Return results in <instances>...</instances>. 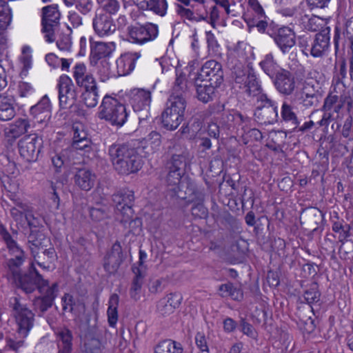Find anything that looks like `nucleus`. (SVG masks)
<instances>
[{
    "label": "nucleus",
    "instance_id": "obj_44",
    "mask_svg": "<svg viewBox=\"0 0 353 353\" xmlns=\"http://www.w3.org/2000/svg\"><path fill=\"white\" fill-rule=\"evenodd\" d=\"M186 105V99H184L183 97L180 98L170 95L167 102L166 108L168 110L172 109V112L184 117Z\"/></svg>",
    "mask_w": 353,
    "mask_h": 353
},
{
    "label": "nucleus",
    "instance_id": "obj_60",
    "mask_svg": "<svg viewBox=\"0 0 353 353\" xmlns=\"http://www.w3.org/2000/svg\"><path fill=\"white\" fill-rule=\"evenodd\" d=\"M168 300L165 299H160L157 305V312L161 316H167L174 312L173 307L168 304Z\"/></svg>",
    "mask_w": 353,
    "mask_h": 353
},
{
    "label": "nucleus",
    "instance_id": "obj_35",
    "mask_svg": "<svg viewBox=\"0 0 353 353\" xmlns=\"http://www.w3.org/2000/svg\"><path fill=\"white\" fill-rule=\"evenodd\" d=\"M299 23L303 26L304 29L311 32H320L327 27L325 21L316 15L309 17L307 14H303L301 16Z\"/></svg>",
    "mask_w": 353,
    "mask_h": 353
},
{
    "label": "nucleus",
    "instance_id": "obj_49",
    "mask_svg": "<svg viewBox=\"0 0 353 353\" xmlns=\"http://www.w3.org/2000/svg\"><path fill=\"white\" fill-rule=\"evenodd\" d=\"M132 271L135 276L132 281V286L130 290V295L132 299L137 301L138 299V294L141 289L142 279L143 276L141 273L139 268H133Z\"/></svg>",
    "mask_w": 353,
    "mask_h": 353
},
{
    "label": "nucleus",
    "instance_id": "obj_10",
    "mask_svg": "<svg viewBox=\"0 0 353 353\" xmlns=\"http://www.w3.org/2000/svg\"><path fill=\"white\" fill-rule=\"evenodd\" d=\"M197 79L220 86L223 81L222 65L215 60L206 61L198 73Z\"/></svg>",
    "mask_w": 353,
    "mask_h": 353
},
{
    "label": "nucleus",
    "instance_id": "obj_43",
    "mask_svg": "<svg viewBox=\"0 0 353 353\" xmlns=\"http://www.w3.org/2000/svg\"><path fill=\"white\" fill-rule=\"evenodd\" d=\"M97 72L100 80L103 82H105L110 78L119 77L117 69L111 68L110 63L108 59H103L100 61Z\"/></svg>",
    "mask_w": 353,
    "mask_h": 353
},
{
    "label": "nucleus",
    "instance_id": "obj_24",
    "mask_svg": "<svg viewBox=\"0 0 353 353\" xmlns=\"http://www.w3.org/2000/svg\"><path fill=\"white\" fill-rule=\"evenodd\" d=\"M30 113L39 123H47L51 117V105L49 98L45 95L30 109Z\"/></svg>",
    "mask_w": 353,
    "mask_h": 353
},
{
    "label": "nucleus",
    "instance_id": "obj_36",
    "mask_svg": "<svg viewBox=\"0 0 353 353\" xmlns=\"http://www.w3.org/2000/svg\"><path fill=\"white\" fill-rule=\"evenodd\" d=\"M192 85L191 82L187 81L185 74H180L176 78L170 95L186 99L190 94V86Z\"/></svg>",
    "mask_w": 353,
    "mask_h": 353
},
{
    "label": "nucleus",
    "instance_id": "obj_59",
    "mask_svg": "<svg viewBox=\"0 0 353 353\" xmlns=\"http://www.w3.org/2000/svg\"><path fill=\"white\" fill-rule=\"evenodd\" d=\"M210 114L212 117L213 119L219 123L220 117H221L223 113L225 112V104L220 102L214 103L209 106Z\"/></svg>",
    "mask_w": 353,
    "mask_h": 353
},
{
    "label": "nucleus",
    "instance_id": "obj_23",
    "mask_svg": "<svg viewBox=\"0 0 353 353\" xmlns=\"http://www.w3.org/2000/svg\"><path fill=\"white\" fill-rule=\"evenodd\" d=\"M141 57L140 52H125L116 61V69L119 77L130 74L134 68L137 60Z\"/></svg>",
    "mask_w": 353,
    "mask_h": 353
},
{
    "label": "nucleus",
    "instance_id": "obj_15",
    "mask_svg": "<svg viewBox=\"0 0 353 353\" xmlns=\"http://www.w3.org/2000/svg\"><path fill=\"white\" fill-rule=\"evenodd\" d=\"M268 33L273 38L274 42L283 54L288 52L296 43L295 34L288 27L280 28L276 32L272 33L269 32L268 30Z\"/></svg>",
    "mask_w": 353,
    "mask_h": 353
},
{
    "label": "nucleus",
    "instance_id": "obj_37",
    "mask_svg": "<svg viewBox=\"0 0 353 353\" xmlns=\"http://www.w3.org/2000/svg\"><path fill=\"white\" fill-rule=\"evenodd\" d=\"M15 114L12 99L0 94V120L10 121L14 117Z\"/></svg>",
    "mask_w": 353,
    "mask_h": 353
},
{
    "label": "nucleus",
    "instance_id": "obj_27",
    "mask_svg": "<svg viewBox=\"0 0 353 353\" xmlns=\"http://www.w3.org/2000/svg\"><path fill=\"white\" fill-rule=\"evenodd\" d=\"M28 243L31 254L34 259L42 258V256L39 255V254L41 253L43 256H46L49 261H51L55 255L54 248L53 247L46 248V246H45L38 238H36V235L32 231L28 236Z\"/></svg>",
    "mask_w": 353,
    "mask_h": 353
},
{
    "label": "nucleus",
    "instance_id": "obj_5",
    "mask_svg": "<svg viewBox=\"0 0 353 353\" xmlns=\"http://www.w3.org/2000/svg\"><path fill=\"white\" fill-rule=\"evenodd\" d=\"M255 120L264 125L273 124L278 121V106L275 101L268 94H261L256 99V107L254 111Z\"/></svg>",
    "mask_w": 353,
    "mask_h": 353
},
{
    "label": "nucleus",
    "instance_id": "obj_12",
    "mask_svg": "<svg viewBox=\"0 0 353 353\" xmlns=\"http://www.w3.org/2000/svg\"><path fill=\"white\" fill-rule=\"evenodd\" d=\"M57 88L60 107L63 109L72 107L77 100V92L72 79L67 75H61Z\"/></svg>",
    "mask_w": 353,
    "mask_h": 353
},
{
    "label": "nucleus",
    "instance_id": "obj_19",
    "mask_svg": "<svg viewBox=\"0 0 353 353\" xmlns=\"http://www.w3.org/2000/svg\"><path fill=\"white\" fill-rule=\"evenodd\" d=\"M123 259L122 248L120 243L117 241L112 246L111 250L104 257L103 268L109 274L115 273Z\"/></svg>",
    "mask_w": 353,
    "mask_h": 353
},
{
    "label": "nucleus",
    "instance_id": "obj_31",
    "mask_svg": "<svg viewBox=\"0 0 353 353\" xmlns=\"http://www.w3.org/2000/svg\"><path fill=\"white\" fill-rule=\"evenodd\" d=\"M194 87L196 98L200 101L206 103L212 100L215 88L218 86L208 82H201V80L196 79Z\"/></svg>",
    "mask_w": 353,
    "mask_h": 353
},
{
    "label": "nucleus",
    "instance_id": "obj_54",
    "mask_svg": "<svg viewBox=\"0 0 353 353\" xmlns=\"http://www.w3.org/2000/svg\"><path fill=\"white\" fill-rule=\"evenodd\" d=\"M251 72H254L252 69H246L236 67L234 71V79L236 83L243 85L246 83L248 79L251 76Z\"/></svg>",
    "mask_w": 353,
    "mask_h": 353
},
{
    "label": "nucleus",
    "instance_id": "obj_25",
    "mask_svg": "<svg viewBox=\"0 0 353 353\" xmlns=\"http://www.w3.org/2000/svg\"><path fill=\"white\" fill-rule=\"evenodd\" d=\"M183 185L182 184L180 189H178L173 196L184 200L188 203H201L204 201V194L203 191L199 190L194 184L187 183L185 190H183Z\"/></svg>",
    "mask_w": 353,
    "mask_h": 353
},
{
    "label": "nucleus",
    "instance_id": "obj_6",
    "mask_svg": "<svg viewBox=\"0 0 353 353\" xmlns=\"http://www.w3.org/2000/svg\"><path fill=\"white\" fill-rule=\"evenodd\" d=\"M16 285L26 293L29 294L37 290L39 293H43V288L49 285L48 280L44 279L43 276L32 263L28 273L21 274L19 277L13 280Z\"/></svg>",
    "mask_w": 353,
    "mask_h": 353
},
{
    "label": "nucleus",
    "instance_id": "obj_28",
    "mask_svg": "<svg viewBox=\"0 0 353 353\" xmlns=\"http://www.w3.org/2000/svg\"><path fill=\"white\" fill-rule=\"evenodd\" d=\"M74 181L81 190L89 191L95 184L96 175L86 168L79 169L74 176Z\"/></svg>",
    "mask_w": 353,
    "mask_h": 353
},
{
    "label": "nucleus",
    "instance_id": "obj_52",
    "mask_svg": "<svg viewBox=\"0 0 353 353\" xmlns=\"http://www.w3.org/2000/svg\"><path fill=\"white\" fill-rule=\"evenodd\" d=\"M90 216L95 222L101 221L109 216L108 208L104 205L92 207L90 208Z\"/></svg>",
    "mask_w": 353,
    "mask_h": 353
},
{
    "label": "nucleus",
    "instance_id": "obj_8",
    "mask_svg": "<svg viewBox=\"0 0 353 353\" xmlns=\"http://www.w3.org/2000/svg\"><path fill=\"white\" fill-rule=\"evenodd\" d=\"M43 138L39 136L38 134L25 135L18 142V148L21 157L28 162L37 161L43 147Z\"/></svg>",
    "mask_w": 353,
    "mask_h": 353
},
{
    "label": "nucleus",
    "instance_id": "obj_2",
    "mask_svg": "<svg viewBox=\"0 0 353 353\" xmlns=\"http://www.w3.org/2000/svg\"><path fill=\"white\" fill-rule=\"evenodd\" d=\"M98 117L112 126L121 128L127 121L128 114L124 104L117 99L107 94L102 100Z\"/></svg>",
    "mask_w": 353,
    "mask_h": 353
},
{
    "label": "nucleus",
    "instance_id": "obj_16",
    "mask_svg": "<svg viewBox=\"0 0 353 353\" xmlns=\"http://www.w3.org/2000/svg\"><path fill=\"white\" fill-rule=\"evenodd\" d=\"M92 25L95 32L100 37L110 35L117 30L114 19L108 13H96Z\"/></svg>",
    "mask_w": 353,
    "mask_h": 353
},
{
    "label": "nucleus",
    "instance_id": "obj_53",
    "mask_svg": "<svg viewBox=\"0 0 353 353\" xmlns=\"http://www.w3.org/2000/svg\"><path fill=\"white\" fill-rule=\"evenodd\" d=\"M103 10L110 15L116 14L119 8L120 3L118 0H97Z\"/></svg>",
    "mask_w": 353,
    "mask_h": 353
},
{
    "label": "nucleus",
    "instance_id": "obj_14",
    "mask_svg": "<svg viewBox=\"0 0 353 353\" xmlns=\"http://www.w3.org/2000/svg\"><path fill=\"white\" fill-rule=\"evenodd\" d=\"M275 89L282 95L290 96L296 89L294 75L286 69H283L272 80Z\"/></svg>",
    "mask_w": 353,
    "mask_h": 353
},
{
    "label": "nucleus",
    "instance_id": "obj_11",
    "mask_svg": "<svg viewBox=\"0 0 353 353\" xmlns=\"http://www.w3.org/2000/svg\"><path fill=\"white\" fill-rule=\"evenodd\" d=\"M43 288V293L35 297L33 300V307L39 316H43L50 308H51L57 297L59 292V284L55 282L50 286Z\"/></svg>",
    "mask_w": 353,
    "mask_h": 353
},
{
    "label": "nucleus",
    "instance_id": "obj_7",
    "mask_svg": "<svg viewBox=\"0 0 353 353\" xmlns=\"http://www.w3.org/2000/svg\"><path fill=\"white\" fill-rule=\"evenodd\" d=\"M159 34L158 26L152 23H136L127 28L126 40L132 43L143 45L154 40Z\"/></svg>",
    "mask_w": 353,
    "mask_h": 353
},
{
    "label": "nucleus",
    "instance_id": "obj_40",
    "mask_svg": "<svg viewBox=\"0 0 353 353\" xmlns=\"http://www.w3.org/2000/svg\"><path fill=\"white\" fill-rule=\"evenodd\" d=\"M332 230L334 232L339 234V241L342 244L347 241L348 238L351 236V226L350 224L345 223L343 219L341 221H333Z\"/></svg>",
    "mask_w": 353,
    "mask_h": 353
},
{
    "label": "nucleus",
    "instance_id": "obj_41",
    "mask_svg": "<svg viewBox=\"0 0 353 353\" xmlns=\"http://www.w3.org/2000/svg\"><path fill=\"white\" fill-rule=\"evenodd\" d=\"M119 296L117 294H112L109 299V305L107 310L108 321L109 325L114 327L118 321V305Z\"/></svg>",
    "mask_w": 353,
    "mask_h": 353
},
{
    "label": "nucleus",
    "instance_id": "obj_1",
    "mask_svg": "<svg viewBox=\"0 0 353 353\" xmlns=\"http://www.w3.org/2000/svg\"><path fill=\"white\" fill-rule=\"evenodd\" d=\"M108 154L114 170L120 174L136 173L142 167L140 156L129 145L114 143L109 147Z\"/></svg>",
    "mask_w": 353,
    "mask_h": 353
},
{
    "label": "nucleus",
    "instance_id": "obj_21",
    "mask_svg": "<svg viewBox=\"0 0 353 353\" xmlns=\"http://www.w3.org/2000/svg\"><path fill=\"white\" fill-rule=\"evenodd\" d=\"M129 102L134 112H141L143 109H150L151 93L144 89H134L130 91Z\"/></svg>",
    "mask_w": 353,
    "mask_h": 353
},
{
    "label": "nucleus",
    "instance_id": "obj_30",
    "mask_svg": "<svg viewBox=\"0 0 353 353\" xmlns=\"http://www.w3.org/2000/svg\"><path fill=\"white\" fill-rule=\"evenodd\" d=\"M259 65L263 72L268 75L271 80L284 69L279 65L272 53L265 54L263 60L259 63Z\"/></svg>",
    "mask_w": 353,
    "mask_h": 353
},
{
    "label": "nucleus",
    "instance_id": "obj_4",
    "mask_svg": "<svg viewBox=\"0 0 353 353\" xmlns=\"http://www.w3.org/2000/svg\"><path fill=\"white\" fill-rule=\"evenodd\" d=\"M134 200V192L129 190H121L112 195V202L115 205L117 216H121L120 222L139 225L141 224L139 219H132V209Z\"/></svg>",
    "mask_w": 353,
    "mask_h": 353
},
{
    "label": "nucleus",
    "instance_id": "obj_51",
    "mask_svg": "<svg viewBox=\"0 0 353 353\" xmlns=\"http://www.w3.org/2000/svg\"><path fill=\"white\" fill-rule=\"evenodd\" d=\"M52 164L56 172H61V168L68 162V158L66 152L61 150L59 152H54L51 154Z\"/></svg>",
    "mask_w": 353,
    "mask_h": 353
},
{
    "label": "nucleus",
    "instance_id": "obj_29",
    "mask_svg": "<svg viewBox=\"0 0 353 353\" xmlns=\"http://www.w3.org/2000/svg\"><path fill=\"white\" fill-rule=\"evenodd\" d=\"M62 310L64 312H69L74 315H79L84 312L85 309L83 299L74 296L70 293H65L61 297Z\"/></svg>",
    "mask_w": 353,
    "mask_h": 353
},
{
    "label": "nucleus",
    "instance_id": "obj_61",
    "mask_svg": "<svg viewBox=\"0 0 353 353\" xmlns=\"http://www.w3.org/2000/svg\"><path fill=\"white\" fill-rule=\"evenodd\" d=\"M85 348L86 353H105L100 341L94 338L85 343Z\"/></svg>",
    "mask_w": 353,
    "mask_h": 353
},
{
    "label": "nucleus",
    "instance_id": "obj_18",
    "mask_svg": "<svg viewBox=\"0 0 353 353\" xmlns=\"http://www.w3.org/2000/svg\"><path fill=\"white\" fill-rule=\"evenodd\" d=\"M115 50L114 42H92L90 39V63L97 64L99 60L108 59Z\"/></svg>",
    "mask_w": 353,
    "mask_h": 353
},
{
    "label": "nucleus",
    "instance_id": "obj_50",
    "mask_svg": "<svg viewBox=\"0 0 353 353\" xmlns=\"http://www.w3.org/2000/svg\"><path fill=\"white\" fill-rule=\"evenodd\" d=\"M81 98L88 108L95 107L99 101L98 88H90L84 90L81 94Z\"/></svg>",
    "mask_w": 353,
    "mask_h": 353
},
{
    "label": "nucleus",
    "instance_id": "obj_64",
    "mask_svg": "<svg viewBox=\"0 0 353 353\" xmlns=\"http://www.w3.org/2000/svg\"><path fill=\"white\" fill-rule=\"evenodd\" d=\"M241 332L252 339H256L257 332L254 326L248 323L245 319L241 318L239 321Z\"/></svg>",
    "mask_w": 353,
    "mask_h": 353
},
{
    "label": "nucleus",
    "instance_id": "obj_22",
    "mask_svg": "<svg viewBox=\"0 0 353 353\" xmlns=\"http://www.w3.org/2000/svg\"><path fill=\"white\" fill-rule=\"evenodd\" d=\"M162 143V136L160 132L153 130L147 137L138 140V148H141L145 157L153 154L160 150Z\"/></svg>",
    "mask_w": 353,
    "mask_h": 353
},
{
    "label": "nucleus",
    "instance_id": "obj_56",
    "mask_svg": "<svg viewBox=\"0 0 353 353\" xmlns=\"http://www.w3.org/2000/svg\"><path fill=\"white\" fill-rule=\"evenodd\" d=\"M315 165L316 168L312 170L311 177L316 179L321 174L323 176L328 169V154H324L321 158V161L319 163H316Z\"/></svg>",
    "mask_w": 353,
    "mask_h": 353
},
{
    "label": "nucleus",
    "instance_id": "obj_47",
    "mask_svg": "<svg viewBox=\"0 0 353 353\" xmlns=\"http://www.w3.org/2000/svg\"><path fill=\"white\" fill-rule=\"evenodd\" d=\"M320 298L321 292L319 290V285L316 282H312L309 288L304 292L305 301L310 305L312 312H313V308L311 305L319 302Z\"/></svg>",
    "mask_w": 353,
    "mask_h": 353
},
{
    "label": "nucleus",
    "instance_id": "obj_62",
    "mask_svg": "<svg viewBox=\"0 0 353 353\" xmlns=\"http://www.w3.org/2000/svg\"><path fill=\"white\" fill-rule=\"evenodd\" d=\"M279 12L284 17H294L295 23H299L301 16L303 15V12L300 10V8L296 7L283 8L280 9Z\"/></svg>",
    "mask_w": 353,
    "mask_h": 353
},
{
    "label": "nucleus",
    "instance_id": "obj_32",
    "mask_svg": "<svg viewBox=\"0 0 353 353\" xmlns=\"http://www.w3.org/2000/svg\"><path fill=\"white\" fill-rule=\"evenodd\" d=\"M184 117L171 110L165 108L161 113V121L162 126L168 130H174L183 121Z\"/></svg>",
    "mask_w": 353,
    "mask_h": 353
},
{
    "label": "nucleus",
    "instance_id": "obj_45",
    "mask_svg": "<svg viewBox=\"0 0 353 353\" xmlns=\"http://www.w3.org/2000/svg\"><path fill=\"white\" fill-rule=\"evenodd\" d=\"M24 261H21L19 257L11 258L6 261V267L8 268L7 276L8 279L14 280L21 274V267Z\"/></svg>",
    "mask_w": 353,
    "mask_h": 353
},
{
    "label": "nucleus",
    "instance_id": "obj_38",
    "mask_svg": "<svg viewBox=\"0 0 353 353\" xmlns=\"http://www.w3.org/2000/svg\"><path fill=\"white\" fill-rule=\"evenodd\" d=\"M281 117L283 121L290 123L292 129H295L300 124L294 108L287 101H283L281 108Z\"/></svg>",
    "mask_w": 353,
    "mask_h": 353
},
{
    "label": "nucleus",
    "instance_id": "obj_58",
    "mask_svg": "<svg viewBox=\"0 0 353 353\" xmlns=\"http://www.w3.org/2000/svg\"><path fill=\"white\" fill-rule=\"evenodd\" d=\"M67 31L68 33L60 34L57 41V46L58 48L63 51H69L72 46L71 38L70 36V29L68 28Z\"/></svg>",
    "mask_w": 353,
    "mask_h": 353
},
{
    "label": "nucleus",
    "instance_id": "obj_46",
    "mask_svg": "<svg viewBox=\"0 0 353 353\" xmlns=\"http://www.w3.org/2000/svg\"><path fill=\"white\" fill-rule=\"evenodd\" d=\"M168 170V174L166 177V183L170 191L173 192V194L178 190L180 189L181 179L183 176V174L177 172L172 169H166Z\"/></svg>",
    "mask_w": 353,
    "mask_h": 353
},
{
    "label": "nucleus",
    "instance_id": "obj_13",
    "mask_svg": "<svg viewBox=\"0 0 353 353\" xmlns=\"http://www.w3.org/2000/svg\"><path fill=\"white\" fill-rule=\"evenodd\" d=\"M251 119L247 116L243 115L241 112L234 110H227L225 113H223L219 124L223 129L230 131L238 130L239 127H241L243 132L247 130V125L250 123Z\"/></svg>",
    "mask_w": 353,
    "mask_h": 353
},
{
    "label": "nucleus",
    "instance_id": "obj_57",
    "mask_svg": "<svg viewBox=\"0 0 353 353\" xmlns=\"http://www.w3.org/2000/svg\"><path fill=\"white\" fill-rule=\"evenodd\" d=\"M57 334L62 343L61 346L72 347L73 339L72 332L67 327H62L58 330Z\"/></svg>",
    "mask_w": 353,
    "mask_h": 353
},
{
    "label": "nucleus",
    "instance_id": "obj_3",
    "mask_svg": "<svg viewBox=\"0 0 353 353\" xmlns=\"http://www.w3.org/2000/svg\"><path fill=\"white\" fill-rule=\"evenodd\" d=\"M9 307L12 310L18 334L23 338L27 336L34 325V314L17 296L10 298Z\"/></svg>",
    "mask_w": 353,
    "mask_h": 353
},
{
    "label": "nucleus",
    "instance_id": "obj_55",
    "mask_svg": "<svg viewBox=\"0 0 353 353\" xmlns=\"http://www.w3.org/2000/svg\"><path fill=\"white\" fill-rule=\"evenodd\" d=\"M298 46L302 49V52L306 56L308 52L310 53V48H312L313 37L307 34H303L298 37Z\"/></svg>",
    "mask_w": 353,
    "mask_h": 353
},
{
    "label": "nucleus",
    "instance_id": "obj_9",
    "mask_svg": "<svg viewBox=\"0 0 353 353\" xmlns=\"http://www.w3.org/2000/svg\"><path fill=\"white\" fill-rule=\"evenodd\" d=\"M60 12L57 6L50 5L42 9V32L45 33L46 41L52 43L54 41V32L59 24Z\"/></svg>",
    "mask_w": 353,
    "mask_h": 353
},
{
    "label": "nucleus",
    "instance_id": "obj_33",
    "mask_svg": "<svg viewBox=\"0 0 353 353\" xmlns=\"http://www.w3.org/2000/svg\"><path fill=\"white\" fill-rule=\"evenodd\" d=\"M29 128L30 123L28 119H18L10 125L8 131L6 132V136L9 141H14L27 132Z\"/></svg>",
    "mask_w": 353,
    "mask_h": 353
},
{
    "label": "nucleus",
    "instance_id": "obj_63",
    "mask_svg": "<svg viewBox=\"0 0 353 353\" xmlns=\"http://www.w3.org/2000/svg\"><path fill=\"white\" fill-rule=\"evenodd\" d=\"M11 18L10 9L4 6L3 3L0 4V27L6 29L10 24Z\"/></svg>",
    "mask_w": 353,
    "mask_h": 353
},
{
    "label": "nucleus",
    "instance_id": "obj_42",
    "mask_svg": "<svg viewBox=\"0 0 353 353\" xmlns=\"http://www.w3.org/2000/svg\"><path fill=\"white\" fill-rule=\"evenodd\" d=\"M187 165V157L183 154H172L171 158L167 161L166 169H172L182 174H185Z\"/></svg>",
    "mask_w": 353,
    "mask_h": 353
},
{
    "label": "nucleus",
    "instance_id": "obj_20",
    "mask_svg": "<svg viewBox=\"0 0 353 353\" xmlns=\"http://www.w3.org/2000/svg\"><path fill=\"white\" fill-rule=\"evenodd\" d=\"M73 77L77 85L84 90L96 88L97 82L92 74L87 72V68L83 63H77L73 68Z\"/></svg>",
    "mask_w": 353,
    "mask_h": 353
},
{
    "label": "nucleus",
    "instance_id": "obj_17",
    "mask_svg": "<svg viewBox=\"0 0 353 353\" xmlns=\"http://www.w3.org/2000/svg\"><path fill=\"white\" fill-rule=\"evenodd\" d=\"M330 28L325 27L314 36L310 48V54L313 57H321L328 50L330 41Z\"/></svg>",
    "mask_w": 353,
    "mask_h": 353
},
{
    "label": "nucleus",
    "instance_id": "obj_48",
    "mask_svg": "<svg viewBox=\"0 0 353 353\" xmlns=\"http://www.w3.org/2000/svg\"><path fill=\"white\" fill-rule=\"evenodd\" d=\"M168 4L166 0H147L144 10L152 11L156 14L163 17L166 14Z\"/></svg>",
    "mask_w": 353,
    "mask_h": 353
},
{
    "label": "nucleus",
    "instance_id": "obj_26",
    "mask_svg": "<svg viewBox=\"0 0 353 353\" xmlns=\"http://www.w3.org/2000/svg\"><path fill=\"white\" fill-rule=\"evenodd\" d=\"M0 237L1 241L5 243L9 253L14 256V258L20 257L21 261H25L26 259L25 252L19 247L12 235L1 222H0Z\"/></svg>",
    "mask_w": 353,
    "mask_h": 353
},
{
    "label": "nucleus",
    "instance_id": "obj_39",
    "mask_svg": "<svg viewBox=\"0 0 353 353\" xmlns=\"http://www.w3.org/2000/svg\"><path fill=\"white\" fill-rule=\"evenodd\" d=\"M182 345L171 339L160 341L154 348V353H183Z\"/></svg>",
    "mask_w": 353,
    "mask_h": 353
},
{
    "label": "nucleus",
    "instance_id": "obj_34",
    "mask_svg": "<svg viewBox=\"0 0 353 353\" xmlns=\"http://www.w3.org/2000/svg\"><path fill=\"white\" fill-rule=\"evenodd\" d=\"M245 92L248 97H256V99L261 94H265L260 80L257 78L254 72H251V76L243 85Z\"/></svg>",
    "mask_w": 353,
    "mask_h": 353
}]
</instances>
